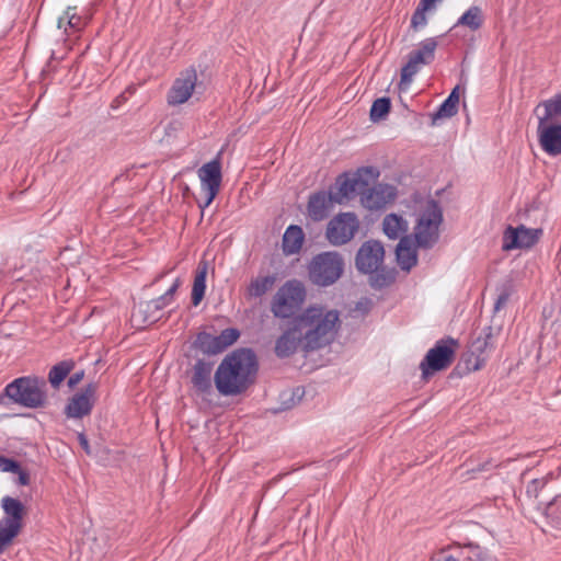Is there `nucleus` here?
I'll use <instances>...</instances> for the list:
<instances>
[{
	"mask_svg": "<svg viewBox=\"0 0 561 561\" xmlns=\"http://www.w3.org/2000/svg\"><path fill=\"white\" fill-rule=\"evenodd\" d=\"M304 334V351H316L330 344L336 333L339 311L323 306H310L294 317Z\"/></svg>",
	"mask_w": 561,
	"mask_h": 561,
	"instance_id": "nucleus-1",
	"label": "nucleus"
},
{
	"mask_svg": "<svg viewBox=\"0 0 561 561\" xmlns=\"http://www.w3.org/2000/svg\"><path fill=\"white\" fill-rule=\"evenodd\" d=\"M245 350L239 348L227 355L215 373V385L224 396H231L241 392L245 376Z\"/></svg>",
	"mask_w": 561,
	"mask_h": 561,
	"instance_id": "nucleus-2",
	"label": "nucleus"
},
{
	"mask_svg": "<svg viewBox=\"0 0 561 561\" xmlns=\"http://www.w3.org/2000/svg\"><path fill=\"white\" fill-rule=\"evenodd\" d=\"M443 211L438 202L427 199L422 205L414 226L413 238L417 248L432 249L439 239Z\"/></svg>",
	"mask_w": 561,
	"mask_h": 561,
	"instance_id": "nucleus-3",
	"label": "nucleus"
},
{
	"mask_svg": "<svg viewBox=\"0 0 561 561\" xmlns=\"http://www.w3.org/2000/svg\"><path fill=\"white\" fill-rule=\"evenodd\" d=\"M344 267V259L339 252H320L311 259L308 265L309 279L316 286L329 287L341 278Z\"/></svg>",
	"mask_w": 561,
	"mask_h": 561,
	"instance_id": "nucleus-4",
	"label": "nucleus"
},
{
	"mask_svg": "<svg viewBox=\"0 0 561 561\" xmlns=\"http://www.w3.org/2000/svg\"><path fill=\"white\" fill-rule=\"evenodd\" d=\"M1 508L3 516L0 519V553L19 536L27 514L26 506L20 500L9 495L2 497Z\"/></svg>",
	"mask_w": 561,
	"mask_h": 561,
	"instance_id": "nucleus-5",
	"label": "nucleus"
},
{
	"mask_svg": "<svg viewBox=\"0 0 561 561\" xmlns=\"http://www.w3.org/2000/svg\"><path fill=\"white\" fill-rule=\"evenodd\" d=\"M306 287L298 279L287 280L273 298L272 311L277 318H291L306 300Z\"/></svg>",
	"mask_w": 561,
	"mask_h": 561,
	"instance_id": "nucleus-6",
	"label": "nucleus"
},
{
	"mask_svg": "<svg viewBox=\"0 0 561 561\" xmlns=\"http://www.w3.org/2000/svg\"><path fill=\"white\" fill-rule=\"evenodd\" d=\"M385 260V248L380 241L367 240L358 249L355 256V266L358 272L367 275L377 274L373 278L374 287H382L386 285V278L378 274L382 267Z\"/></svg>",
	"mask_w": 561,
	"mask_h": 561,
	"instance_id": "nucleus-7",
	"label": "nucleus"
},
{
	"mask_svg": "<svg viewBox=\"0 0 561 561\" xmlns=\"http://www.w3.org/2000/svg\"><path fill=\"white\" fill-rule=\"evenodd\" d=\"M46 382L43 379L23 377L5 388L7 396L14 402L27 408H38L45 403Z\"/></svg>",
	"mask_w": 561,
	"mask_h": 561,
	"instance_id": "nucleus-8",
	"label": "nucleus"
},
{
	"mask_svg": "<svg viewBox=\"0 0 561 561\" xmlns=\"http://www.w3.org/2000/svg\"><path fill=\"white\" fill-rule=\"evenodd\" d=\"M379 176V171L375 167H363L353 174L343 173L335 181L336 192L333 193L337 204L351 199L355 194L367 186L369 181Z\"/></svg>",
	"mask_w": 561,
	"mask_h": 561,
	"instance_id": "nucleus-9",
	"label": "nucleus"
},
{
	"mask_svg": "<svg viewBox=\"0 0 561 561\" xmlns=\"http://www.w3.org/2000/svg\"><path fill=\"white\" fill-rule=\"evenodd\" d=\"M358 228L359 221L354 213H341L329 221L325 237L332 245H343L354 238Z\"/></svg>",
	"mask_w": 561,
	"mask_h": 561,
	"instance_id": "nucleus-10",
	"label": "nucleus"
},
{
	"mask_svg": "<svg viewBox=\"0 0 561 561\" xmlns=\"http://www.w3.org/2000/svg\"><path fill=\"white\" fill-rule=\"evenodd\" d=\"M197 174L201 181L202 193L204 195V199L199 202V207L203 211L213 203L220 191L222 178L220 162L215 159L205 163L198 169Z\"/></svg>",
	"mask_w": 561,
	"mask_h": 561,
	"instance_id": "nucleus-11",
	"label": "nucleus"
},
{
	"mask_svg": "<svg viewBox=\"0 0 561 561\" xmlns=\"http://www.w3.org/2000/svg\"><path fill=\"white\" fill-rule=\"evenodd\" d=\"M455 344L456 341L454 339L440 340L434 347L430 348L420 364L422 374L427 376L431 373L448 367L454 358L455 350L453 346Z\"/></svg>",
	"mask_w": 561,
	"mask_h": 561,
	"instance_id": "nucleus-12",
	"label": "nucleus"
},
{
	"mask_svg": "<svg viewBox=\"0 0 561 561\" xmlns=\"http://www.w3.org/2000/svg\"><path fill=\"white\" fill-rule=\"evenodd\" d=\"M541 233V229L527 228L524 225L508 226L503 232L502 249L511 251L531 248L539 240Z\"/></svg>",
	"mask_w": 561,
	"mask_h": 561,
	"instance_id": "nucleus-13",
	"label": "nucleus"
},
{
	"mask_svg": "<svg viewBox=\"0 0 561 561\" xmlns=\"http://www.w3.org/2000/svg\"><path fill=\"white\" fill-rule=\"evenodd\" d=\"M240 337V332L237 329L228 328L219 335H211L203 332L197 336V345L206 354L216 355L222 353L226 348L231 346Z\"/></svg>",
	"mask_w": 561,
	"mask_h": 561,
	"instance_id": "nucleus-14",
	"label": "nucleus"
},
{
	"mask_svg": "<svg viewBox=\"0 0 561 561\" xmlns=\"http://www.w3.org/2000/svg\"><path fill=\"white\" fill-rule=\"evenodd\" d=\"M98 383L90 382L82 392L75 394L66 407L68 417L81 419L90 414L96 399Z\"/></svg>",
	"mask_w": 561,
	"mask_h": 561,
	"instance_id": "nucleus-15",
	"label": "nucleus"
},
{
	"mask_svg": "<svg viewBox=\"0 0 561 561\" xmlns=\"http://www.w3.org/2000/svg\"><path fill=\"white\" fill-rule=\"evenodd\" d=\"M196 82L197 73L194 69L183 71L174 81L169 92V104L179 105L185 103L192 96Z\"/></svg>",
	"mask_w": 561,
	"mask_h": 561,
	"instance_id": "nucleus-16",
	"label": "nucleus"
},
{
	"mask_svg": "<svg viewBox=\"0 0 561 561\" xmlns=\"http://www.w3.org/2000/svg\"><path fill=\"white\" fill-rule=\"evenodd\" d=\"M537 137L540 148L548 156L561 154V122L559 124H538Z\"/></svg>",
	"mask_w": 561,
	"mask_h": 561,
	"instance_id": "nucleus-17",
	"label": "nucleus"
},
{
	"mask_svg": "<svg viewBox=\"0 0 561 561\" xmlns=\"http://www.w3.org/2000/svg\"><path fill=\"white\" fill-rule=\"evenodd\" d=\"M397 191L389 184H377L360 196L362 205L369 210H379L396 198Z\"/></svg>",
	"mask_w": 561,
	"mask_h": 561,
	"instance_id": "nucleus-18",
	"label": "nucleus"
},
{
	"mask_svg": "<svg viewBox=\"0 0 561 561\" xmlns=\"http://www.w3.org/2000/svg\"><path fill=\"white\" fill-rule=\"evenodd\" d=\"M337 204L333 192L318 191L310 195L307 210L309 217L314 221H321L329 216L331 208Z\"/></svg>",
	"mask_w": 561,
	"mask_h": 561,
	"instance_id": "nucleus-19",
	"label": "nucleus"
},
{
	"mask_svg": "<svg viewBox=\"0 0 561 561\" xmlns=\"http://www.w3.org/2000/svg\"><path fill=\"white\" fill-rule=\"evenodd\" d=\"M299 344L304 345V334L294 318L291 327L276 340L275 353L280 358L288 357L296 352Z\"/></svg>",
	"mask_w": 561,
	"mask_h": 561,
	"instance_id": "nucleus-20",
	"label": "nucleus"
},
{
	"mask_svg": "<svg viewBox=\"0 0 561 561\" xmlns=\"http://www.w3.org/2000/svg\"><path fill=\"white\" fill-rule=\"evenodd\" d=\"M163 308L162 300L158 298L140 302L131 313V322L137 328L152 324L160 319V312Z\"/></svg>",
	"mask_w": 561,
	"mask_h": 561,
	"instance_id": "nucleus-21",
	"label": "nucleus"
},
{
	"mask_svg": "<svg viewBox=\"0 0 561 561\" xmlns=\"http://www.w3.org/2000/svg\"><path fill=\"white\" fill-rule=\"evenodd\" d=\"M534 114L538 124H559L561 122V92L541 101L534 108Z\"/></svg>",
	"mask_w": 561,
	"mask_h": 561,
	"instance_id": "nucleus-22",
	"label": "nucleus"
},
{
	"mask_svg": "<svg viewBox=\"0 0 561 561\" xmlns=\"http://www.w3.org/2000/svg\"><path fill=\"white\" fill-rule=\"evenodd\" d=\"M494 329L491 325H486L482 329L479 336H477L470 347L471 354L476 356V363L473 369L478 370L484 364L485 358L483 355L494 347Z\"/></svg>",
	"mask_w": 561,
	"mask_h": 561,
	"instance_id": "nucleus-23",
	"label": "nucleus"
},
{
	"mask_svg": "<svg viewBox=\"0 0 561 561\" xmlns=\"http://www.w3.org/2000/svg\"><path fill=\"white\" fill-rule=\"evenodd\" d=\"M397 262L401 270L411 271L417 264V252L412 236L402 237L396 248Z\"/></svg>",
	"mask_w": 561,
	"mask_h": 561,
	"instance_id": "nucleus-24",
	"label": "nucleus"
},
{
	"mask_svg": "<svg viewBox=\"0 0 561 561\" xmlns=\"http://www.w3.org/2000/svg\"><path fill=\"white\" fill-rule=\"evenodd\" d=\"M305 242V232L298 225H290L286 228L282 239V251L285 255L298 254Z\"/></svg>",
	"mask_w": 561,
	"mask_h": 561,
	"instance_id": "nucleus-25",
	"label": "nucleus"
},
{
	"mask_svg": "<svg viewBox=\"0 0 561 561\" xmlns=\"http://www.w3.org/2000/svg\"><path fill=\"white\" fill-rule=\"evenodd\" d=\"M536 508L551 527L561 529V493L547 502L539 501Z\"/></svg>",
	"mask_w": 561,
	"mask_h": 561,
	"instance_id": "nucleus-26",
	"label": "nucleus"
},
{
	"mask_svg": "<svg viewBox=\"0 0 561 561\" xmlns=\"http://www.w3.org/2000/svg\"><path fill=\"white\" fill-rule=\"evenodd\" d=\"M484 23L483 11L478 5L469 7L451 26L450 31L458 27H466L471 32L479 31Z\"/></svg>",
	"mask_w": 561,
	"mask_h": 561,
	"instance_id": "nucleus-27",
	"label": "nucleus"
},
{
	"mask_svg": "<svg viewBox=\"0 0 561 561\" xmlns=\"http://www.w3.org/2000/svg\"><path fill=\"white\" fill-rule=\"evenodd\" d=\"M409 229L408 221L394 213L388 214L382 220V231L391 240L401 239L407 236Z\"/></svg>",
	"mask_w": 561,
	"mask_h": 561,
	"instance_id": "nucleus-28",
	"label": "nucleus"
},
{
	"mask_svg": "<svg viewBox=\"0 0 561 561\" xmlns=\"http://www.w3.org/2000/svg\"><path fill=\"white\" fill-rule=\"evenodd\" d=\"M213 364L197 360L193 367L192 383L198 392H206L211 387L210 374Z\"/></svg>",
	"mask_w": 561,
	"mask_h": 561,
	"instance_id": "nucleus-29",
	"label": "nucleus"
},
{
	"mask_svg": "<svg viewBox=\"0 0 561 561\" xmlns=\"http://www.w3.org/2000/svg\"><path fill=\"white\" fill-rule=\"evenodd\" d=\"M438 46L436 37H427L419 43V46L409 56H411L421 66L430 65L435 58V51Z\"/></svg>",
	"mask_w": 561,
	"mask_h": 561,
	"instance_id": "nucleus-30",
	"label": "nucleus"
},
{
	"mask_svg": "<svg viewBox=\"0 0 561 561\" xmlns=\"http://www.w3.org/2000/svg\"><path fill=\"white\" fill-rule=\"evenodd\" d=\"M208 268L209 263L207 261H201L196 268L192 287V304L194 306H198L204 298Z\"/></svg>",
	"mask_w": 561,
	"mask_h": 561,
	"instance_id": "nucleus-31",
	"label": "nucleus"
},
{
	"mask_svg": "<svg viewBox=\"0 0 561 561\" xmlns=\"http://www.w3.org/2000/svg\"><path fill=\"white\" fill-rule=\"evenodd\" d=\"M459 85H456L447 99L439 105L437 112L434 114L435 118L451 117L457 113V106L459 103Z\"/></svg>",
	"mask_w": 561,
	"mask_h": 561,
	"instance_id": "nucleus-32",
	"label": "nucleus"
},
{
	"mask_svg": "<svg viewBox=\"0 0 561 561\" xmlns=\"http://www.w3.org/2000/svg\"><path fill=\"white\" fill-rule=\"evenodd\" d=\"M0 470L16 474L19 486H26L30 483L28 473L13 459L0 456Z\"/></svg>",
	"mask_w": 561,
	"mask_h": 561,
	"instance_id": "nucleus-33",
	"label": "nucleus"
},
{
	"mask_svg": "<svg viewBox=\"0 0 561 561\" xmlns=\"http://www.w3.org/2000/svg\"><path fill=\"white\" fill-rule=\"evenodd\" d=\"M85 22L76 12V8L69 7L62 16L58 20V28H64L68 33V28L75 32L80 31L84 26Z\"/></svg>",
	"mask_w": 561,
	"mask_h": 561,
	"instance_id": "nucleus-34",
	"label": "nucleus"
},
{
	"mask_svg": "<svg viewBox=\"0 0 561 561\" xmlns=\"http://www.w3.org/2000/svg\"><path fill=\"white\" fill-rule=\"evenodd\" d=\"M72 360H62L51 367L48 374V380L54 388H58L67 375L73 369Z\"/></svg>",
	"mask_w": 561,
	"mask_h": 561,
	"instance_id": "nucleus-35",
	"label": "nucleus"
},
{
	"mask_svg": "<svg viewBox=\"0 0 561 561\" xmlns=\"http://www.w3.org/2000/svg\"><path fill=\"white\" fill-rule=\"evenodd\" d=\"M468 554L463 561H491L492 557L488 548L480 546L478 542L469 541L463 547Z\"/></svg>",
	"mask_w": 561,
	"mask_h": 561,
	"instance_id": "nucleus-36",
	"label": "nucleus"
},
{
	"mask_svg": "<svg viewBox=\"0 0 561 561\" xmlns=\"http://www.w3.org/2000/svg\"><path fill=\"white\" fill-rule=\"evenodd\" d=\"M496 290L497 296L494 302V312H499L507 305L512 294L514 293V286L511 280H507L499 286Z\"/></svg>",
	"mask_w": 561,
	"mask_h": 561,
	"instance_id": "nucleus-37",
	"label": "nucleus"
},
{
	"mask_svg": "<svg viewBox=\"0 0 561 561\" xmlns=\"http://www.w3.org/2000/svg\"><path fill=\"white\" fill-rule=\"evenodd\" d=\"M275 278L273 276H264L253 280L248 287V293L253 296H262L268 291L274 285Z\"/></svg>",
	"mask_w": 561,
	"mask_h": 561,
	"instance_id": "nucleus-38",
	"label": "nucleus"
},
{
	"mask_svg": "<svg viewBox=\"0 0 561 561\" xmlns=\"http://www.w3.org/2000/svg\"><path fill=\"white\" fill-rule=\"evenodd\" d=\"M420 64L415 61L411 56H409L408 62L401 69V88L405 85L407 88L411 84L413 77L420 70Z\"/></svg>",
	"mask_w": 561,
	"mask_h": 561,
	"instance_id": "nucleus-39",
	"label": "nucleus"
},
{
	"mask_svg": "<svg viewBox=\"0 0 561 561\" xmlns=\"http://www.w3.org/2000/svg\"><path fill=\"white\" fill-rule=\"evenodd\" d=\"M390 100L388 98H379L374 101L370 107V119L377 122L381 119L390 110Z\"/></svg>",
	"mask_w": 561,
	"mask_h": 561,
	"instance_id": "nucleus-40",
	"label": "nucleus"
},
{
	"mask_svg": "<svg viewBox=\"0 0 561 561\" xmlns=\"http://www.w3.org/2000/svg\"><path fill=\"white\" fill-rule=\"evenodd\" d=\"M280 407L277 411H284L293 408L297 401L301 398L300 390L297 388L295 390H287L280 393Z\"/></svg>",
	"mask_w": 561,
	"mask_h": 561,
	"instance_id": "nucleus-41",
	"label": "nucleus"
},
{
	"mask_svg": "<svg viewBox=\"0 0 561 561\" xmlns=\"http://www.w3.org/2000/svg\"><path fill=\"white\" fill-rule=\"evenodd\" d=\"M426 10L416 7L411 18V27L415 31L424 28L427 25Z\"/></svg>",
	"mask_w": 561,
	"mask_h": 561,
	"instance_id": "nucleus-42",
	"label": "nucleus"
},
{
	"mask_svg": "<svg viewBox=\"0 0 561 561\" xmlns=\"http://www.w3.org/2000/svg\"><path fill=\"white\" fill-rule=\"evenodd\" d=\"M259 370L256 354L253 350L248 347V386L252 382L254 376Z\"/></svg>",
	"mask_w": 561,
	"mask_h": 561,
	"instance_id": "nucleus-43",
	"label": "nucleus"
},
{
	"mask_svg": "<svg viewBox=\"0 0 561 561\" xmlns=\"http://www.w3.org/2000/svg\"><path fill=\"white\" fill-rule=\"evenodd\" d=\"M184 124L181 119H171L165 126V135L168 137H175L181 130H183Z\"/></svg>",
	"mask_w": 561,
	"mask_h": 561,
	"instance_id": "nucleus-44",
	"label": "nucleus"
},
{
	"mask_svg": "<svg viewBox=\"0 0 561 561\" xmlns=\"http://www.w3.org/2000/svg\"><path fill=\"white\" fill-rule=\"evenodd\" d=\"M180 286V279L178 278L174 284L170 287V289L161 297H159V300H162V304L164 307L171 304L174 293Z\"/></svg>",
	"mask_w": 561,
	"mask_h": 561,
	"instance_id": "nucleus-45",
	"label": "nucleus"
},
{
	"mask_svg": "<svg viewBox=\"0 0 561 561\" xmlns=\"http://www.w3.org/2000/svg\"><path fill=\"white\" fill-rule=\"evenodd\" d=\"M84 377V373L81 370V371H77L72 376H70V378L68 379V386L70 388H73L75 386H77L78 383H80L82 381Z\"/></svg>",
	"mask_w": 561,
	"mask_h": 561,
	"instance_id": "nucleus-46",
	"label": "nucleus"
},
{
	"mask_svg": "<svg viewBox=\"0 0 561 561\" xmlns=\"http://www.w3.org/2000/svg\"><path fill=\"white\" fill-rule=\"evenodd\" d=\"M78 439H79V443H80V446L82 447V449L89 455L91 454V449H90V446H89V442H88V438L85 437L84 434L80 433L78 435Z\"/></svg>",
	"mask_w": 561,
	"mask_h": 561,
	"instance_id": "nucleus-47",
	"label": "nucleus"
},
{
	"mask_svg": "<svg viewBox=\"0 0 561 561\" xmlns=\"http://www.w3.org/2000/svg\"><path fill=\"white\" fill-rule=\"evenodd\" d=\"M436 0H421L417 4L422 10H431L434 7Z\"/></svg>",
	"mask_w": 561,
	"mask_h": 561,
	"instance_id": "nucleus-48",
	"label": "nucleus"
},
{
	"mask_svg": "<svg viewBox=\"0 0 561 561\" xmlns=\"http://www.w3.org/2000/svg\"><path fill=\"white\" fill-rule=\"evenodd\" d=\"M496 463H493L491 460L484 461L481 466H479L477 469L478 471H486L491 468L496 467Z\"/></svg>",
	"mask_w": 561,
	"mask_h": 561,
	"instance_id": "nucleus-49",
	"label": "nucleus"
},
{
	"mask_svg": "<svg viewBox=\"0 0 561 561\" xmlns=\"http://www.w3.org/2000/svg\"><path fill=\"white\" fill-rule=\"evenodd\" d=\"M54 59H62L64 56L62 55H59L57 51H53V56H51Z\"/></svg>",
	"mask_w": 561,
	"mask_h": 561,
	"instance_id": "nucleus-50",
	"label": "nucleus"
}]
</instances>
